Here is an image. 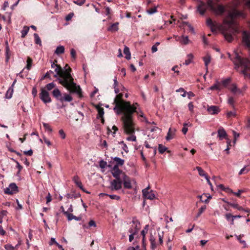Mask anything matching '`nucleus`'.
Here are the masks:
<instances>
[{"mask_svg": "<svg viewBox=\"0 0 250 250\" xmlns=\"http://www.w3.org/2000/svg\"><path fill=\"white\" fill-rule=\"evenodd\" d=\"M143 195L146 199L153 200L155 198V194L152 190L149 191V186L143 189Z\"/></svg>", "mask_w": 250, "mask_h": 250, "instance_id": "12", "label": "nucleus"}, {"mask_svg": "<svg viewBox=\"0 0 250 250\" xmlns=\"http://www.w3.org/2000/svg\"><path fill=\"white\" fill-rule=\"evenodd\" d=\"M130 228L128 230L130 233L133 234H137L139 229H140V222L136 219H133Z\"/></svg>", "mask_w": 250, "mask_h": 250, "instance_id": "9", "label": "nucleus"}, {"mask_svg": "<svg viewBox=\"0 0 250 250\" xmlns=\"http://www.w3.org/2000/svg\"><path fill=\"white\" fill-rule=\"evenodd\" d=\"M122 183L115 180H112L110 182L109 188L112 190H118L122 188Z\"/></svg>", "mask_w": 250, "mask_h": 250, "instance_id": "15", "label": "nucleus"}, {"mask_svg": "<svg viewBox=\"0 0 250 250\" xmlns=\"http://www.w3.org/2000/svg\"><path fill=\"white\" fill-rule=\"evenodd\" d=\"M85 1V0H74V2L78 5H82Z\"/></svg>", "mask_w": 250, "mask_h": 250, "instance_id": "53", "label": "nucleus"}, {"mask_svg": "<svg viewBox=\"0 0 250 250\" xmlns=\"http://www.w3.org/2000/svg\"><path fill=\"white\" fill-rule=\"evenodd\" d=\"M5 249L6 250H14V248L11 245L7 244L4 246Z\"/></svg>", "mask_w": 250, "mask_h": 250, "instance_id": "61", "label": "nucleus"}, {"mask_svg": "<svg viewBox=\"0 0 250 250\" xmlns=\"http://www.w3.org/2000/svg\"><path fill=\"white\" fill-rule=\"evenodd\" d=\"M51 74H55L54 72L52 70H49L47 71L46 74L44 75L43 78H49L50 77Z\"/></svg>", "mask_w": 250, "mask_h": 250, "instance_id": "54", "label": "nucleus"}, {"mask_svg": "<svg viewBox=\"0 0 250 250\" xmlns=\"http://www.w3.org/2000/svg\"><path fill=\"white\" fill-rule=\"evenodd\" d=\"M130 136L128 137L127 138V140L128 141H136V137L133 134H130Z\"/></svg>", "mask_w": 250, "mask_h": 250, "instance_id": "52", "label": "nucleus"}, {"mask_svg": "<svg viewBox=\"0 0 250 250\" xmlns=\"http://www.w3.org/2000/svg\"><path fill=\"white\" fill-rule=\"evenodd\" d=\"M203 59L205 62V65L207 71H208V65L211 61V57L209 54H207L205 57H203Z\"/></svg>", "mask_w": 250, "mask_h": 250, "instance_id": "25", "label": "nucleus"}, {"mask_svg": "<svg viewBox=\"0 0 250 250\" xmlns=\"http://www.w3.org/2000/svg\"><path fill=\"white\" fill-rule=\"evenodd\" d=\"M29 28L28 27L26 26L23 27V29L21 31V38H24L26 36V35H27V34L28 33V32L29 31Z\"/></svg>", "mask_w": 250, "mask_h": 250, "instance_id": "37", "label": "nucleus"}, {"mask_svg": "<svg viewBox=\"0 0 250 250\" xmlns=\"http://www.w3.org/2000/svg\"><path fill=\"white\" fill-rule=\"evenodd\" d=\"M56 87V84L54 83H49L45 85V86L43 88L46 90L50 91L52 89Z\"/></svg>", "mask_w": 250, "mask_h": 250, "instance_id": "34", "label": "nucleus"}, {"mask_svg": "<svg viewBox=\"0 0 250 250\" xmlns=\"http://www.w3.org/2000/svg\"><path fill=\"white\" fill-rule=\"evenodd\" d=\"M228 205L233 207L234 208L237 209L239 210H243L244 209L238 204L232 203L231 202L228 203Z\"/></svg>", "mask_w": 250, "mask_h": 250, "instance_id": "35", "label": "nucleus"}, {"mask_svg": "<svg viewBox=\"0 0 250 250\" xmlns=\"http://www.w3.org/2000/svg\"><path fill=\"white\" fill-rule=\"evenodd\" d=\"M73 181L75 183V184L81 189L84 191L83 189V186L82 182H81L79 177L78 176L76 175L73 178Z\"/></svg>", "mask_w": 250, "mask_h": 250, "instance_id": "22", "label": "nucleus"}, {"mask_svg": "<svg viewBox=\"0 0 250 250\" xmlns=\"http://www.w3.org/2000/svg\"><path fill=\"white\" fill-rule=\"evenodd\" d=\"M96 108L97 109L98 112L97 118L102 117V116H104V108L99 105L96 106Z\"/></svg>", "mask_w": 250, "mask_h": 250, "instance_id": "30", "label": "nucleus"}, {"mask_svg": "<svg viewBox=\"0 0 250 250\" xmlns=\"http://www.w3.org/2000/svg\"><path fill=\"white\" fill-rule=\"evenodd\" d=\"M250 171V169H249L248 166H245L240 170L239 172V175H240L244 173H247Z\"/></svg>", "mask_w": 250, "mask_h": 250, "instance_id": "42", "label": "nucleus"}, {"mask_svg": "<svg viewBox=\"0 0 250 250\" xmlns=\"http://www.w3.org/2000/svg\"><path fill=\"white\" fill-rule=\"evenodd\" d=\"M207 8H209L217 15H222L226 11L225 7L223 5L215 3L212 0H208L207 3L200 1L197 6V10L201 15H203Z\"/></svg>", "mask_w": 250, "mask_h": 250, "instance_id": "4", "label": "nucleus"}, {"mask_svg": "<svg viewBox=\"0 0 250 250\" xmlns=\"http://www.w3.org/2000/svg\"><path fill=\"white\" fill-rule=\"evenodd\" d=\"M242 42L244 45L250 48V33L244 31L242 34Z\"/></svg>", "mask_w": 250, "mask_h": 250, "instance_id": "13", "label": "nucleus"}, {"mask_svg": "<svg viewBox=\"0 0 250 250\" xmlns=\"http://www.w3.org/2000/svg\"><path fill=\"white\" fill-rule=\"evenodd\" d=\"M188 38L187 36L186 37H183L182 40H181V42L183 43V44H187L188 42Z\"/></svg>", "mask_w": 250, "mask_h": 250, "instance_id": "55", "label": "nucleus"}, {"mask_svg": "<svg viewBox=\"0 0 250 250\" xmlns=\"http://www.w3.org/2000/svg\"><path fill=\"white\" fill-rule=\"evenodd\" d=\"M167 149V148L162 144H159L158 146V151L161 154L164 153Z\"/></svg>", "mask_w": 250, "mask_h": 250, "instance_id": "40", "label": "nucleus"}, {"mask_svg": "<svg viewBox=\"0 0 250 250\" xmlns=\"http://www.w3.org/2000/svg\"><path fill=\"white\" fill-rule=\"evenodd\" d=\"M123 93H119L116 95L114 99V103L115 104V106L114 108V110H117V114H121L124 112V108L125 105H128V104L131 108H137L138 104L137 103L131 105L129 102H125L123 100Z\"/></svg>", "mask_w": 250, "mask_h": 250, "instance_id": "6", "label": "nucleus"}, {"mask_svg": "<svg viewBox=\"0 0 250 250\" xmlns=\"http://www.w3.org/2000/svg\"><path fill=\"white\" fill-rule=\"evenodd\" d=\"M208 111L211 114H215L219 112V109L217 106L211 105L208 107Z\"/></svg>", "mask_w": 250, "mask_h": 250, "instance_id": "20", "label": "nucleus"}, {"mask_svg": "<svg viewBox=\"0 0 250 250\" xmlns=\"http://www.w3.org/2000/svg\"><path fill=\"white\" fill-rule=\"evenodd\" d=\"M53 96L61 103H63L64 101L70 102L73 100V98L69 94L64 93L62 94L60 90L58 88H55L52 92Z\"/></svg>", "mask_w": 250, "mask_h": 250, "instance_id": "7", "label": "nucleus"}, {"mask_svg": "<svg viewBox=\"0 0 250 250\" xmlns=\"http://www.w3.org/2000/svg\"><path fill=\"white\" fill-rule=\"evenodd\" d=\"M118 22H115L112 24L110 27L108 28V30L111 32H115L118 30Z\"/></svg>", "mask_w": 250, "mask_h": 250, "instance_id": "28", "label": "nucleus"}, {"mask_svg": "<svg viewBox=\"0 0 250 250\" xmlns=\"http://www.w3.org/2000/svg\"><path fill=\"white\" fill-rule=\"evenodd\" d=\"M73 16H74L73 13H69L67 16H66V17L65 18V20L66 21H69L71 20V19L72 18V17H73Z\"/></svg>", "mask_w": 250, "mask_h": 250, "instance_id": "60", "label": "nucleus"}, {"mask_svg": "<svg viewBox=\"0 0 250 250\" xmlns=\"http://www.w3.org/2000/svg\"><path fill=\"white\" fill-rule=\"evenodd\" d=\"M56 74L53 77L58 78L59 83L68 90L71 93H76L80 97H82V89L79 85H77L74 82L72 76H70L67 72H63L62 67L57 64L54 69Z\"/></svg>", "mask_w": 250, "mask_h": 250, "instance_id": "2", "label": "nucleus"}, {"mask_svg": "<svg viewBox=\"0 0 250 250\" xmlns=\"http://www.w3.org/2000/svg\"><path fill=\"white\" fill-rule=\"evenodd\" d=\"M225 217L228 221L229 220V219L231 218V225L234 224V218H240L242 217L240 215H233L231 213H227L225 215Z\"/></svg>", "mask_w": 250, "mask_h": 250, "instance_id": "18", "label": "nucleus"}, {"mask_svg": "<svg viewBox=\"0 0 250 250\" xmlns=\"http://www.w3.org/2000/svg\"><path fill=\"white\" fill-rule=\"evenodd\" d=\"M34 37L35 43L41 45H42V41H41V40L40 37L39 36L38 34L37 33H34Z\"/></svg>", "mask_w": 250, "mask_h": 250, "instance_id": "39", "label": "nucleus"}, {"mask_svg": "<svg viewBox=\"0 0 250 250\" xmlns=\"http://www.w3.org/2000/svg\"><path fill=\"white\" fill-rule=\"evenodd\" d=\"M13 89L9 88L5 94V98L7 99H10L13 94Z\"/></svg>", "mask_w": 250, "mask_h": 250, "instance_id": "41", "label": "nucleus"}, {"mask_svg": "<svg viewBox=\"0 0 250 250\" xmlns=\"http://www.w3.org/2000/svg\"><path fill=\"white\" fill-rule=\"evenodd\" d=\"M230 82V79L229 78L226 79L222 81V84L224 87H227Z\"/></svg>", "mask_w": 250, "mask_h": 250, "instance_id": "48", "label": "nucleus"}, {"mask_svg": "<svg viewBox=\"0 0 250 250\" xmlns=\"http://www.w3.org/2000/svg\"><path fill=\"white\" fill-rule=\"evenodd\" d=\"M70 54L72 58L74 59H75L76 58V52L74 49L72 48L71 49Z\"/></svg>", "mask_w": 250, "mask_h": 250, "instance_id": "58", "label": "nucleus"}, {"mask_svg": "<svg viewBox=\"0 0 250 250\" xmlns=\"http://www.w3.org/2000/svg\"><path fill=\"white\" fill-rule=\"evenodd\" d=\"M26 62H27V64H26V68L28 70H30L32 67V62H33V60H32V58H30V57H27Z\"/></svg>", "mask_w": 250, "mask_h": 250, "instance_id": "32", "label": "nucleus"}, {"mask_svg": "<svg viewBox=\"0 0 250 250\" xmlns=\"http://www.w3.org/2000/svg\"><path fill=\"white\" fill-rule=\"evenodd\" d=\"M125 105L122 118L125 132L127 134H134L135 131V124L133 121L132 114L136 112L137 108H131L130 105Z\"/></svg>", "mask_w": 250, "mask_h": 250, "instance_id": "3", "label": "nucleus"}, {"mask_svg": "<svg viewBox=\"0 0 250 250\" xmlns=\"http://www.w3.org/2000/svg\"><path fill=\"white\" fill-rule=\"evenodd\" d=\"M235 101L234 98L233 97H229L228 100V104L231 106V107L234 109H235Z\"/></svg>", "mask_w": 250, "mask_h": 250, "instance_id": "29", "label": "nucleus"}, {"mask_svg": "<svg viewBox=\"0 0 250 250\" xmlns=\"http://www.w3.org/2000/svg\"><path fill=\"white\" fill-rule=\"evenodd\" d=\"M111 173L115 178L113 180L120 182L123 184L125 178H126V175L122 170L117 168V166H114L111 170Z\"/></svg>", "mask_w": 250, "mask_h": 250, "instance_id": "8", "label": "nucleus"}, {"mask_svg": "<svg viewBox=\"0 0 250 250\" xmlns=\"http://www.w3.org/2000/svg\"><path fill=\"white\" fill-rule=\"evenodd\" d=\"M155 237L152 234H150L149 241L150 242V248L152 250H155L157 247Z\"/></svg>", "mask_w": 250, "mask_h": 250, "instance_id": "19", "label": "nucleus"}, {"mask_svg": "<svg viewBox=\"0 0 250 250\" xmlns=\"http://www.w3.org/2000/svg\"><path fill=\"white\" fill-rule=\"evenodd\" d=\"M99 196L101 197H103L104 196H109L111 199L119 200L120 199V197L116 195H109L104 193H101L99 194Z\"/></svg>", "mask_w": 250, "mask_h": 250, "instance_id": "27", "label": "nucleus"}, {"mask_svg": "<svg viewBox=\"0 0 250 250\" xmlns=\"http://www.w3.org/2000/svg\"><path fill=\"white\" fill-rule=\"evenodd\" d=\"M18 192V187L14 183H11L8 188L4 189V193L12 195Z\"/></svg>", "mask_w": 250, "mask_h": 250, "instance_id": "11", "label": "nucleus"}, {"mask_svg": "<svg viewBox=\"0 0 250 250\" xmlns=\"http://www.w3.org/2000/svg\"><path fill=\"white\" fill-rule=\"evenodd\" d=\"M227 116L228 118L234 117L236 116V113L234 111H229L227 113Z\"/></svg>", "mask_w": 250, "mask_h": 250, "instance_id": "50", "label": "nucleus"}, {"mask_svg": "<svg viewBox=\"0 0 250 250\" xmlns=\"http://www.w3.org/2000/svg\"><path fill=\"white\" fill-rule=\"evenodd\" d=\"M235 236H236L237 240H239L241 243H242L243 244H245V245L246 244V242L244 240H241V238L244 236V234H240L239 236H237V235H235Z\"/></svg>", "mask_w": 250, "mask_h": 250, "instance_id": "56", "label": "nucleus"}, {"mask_svg": "<svg viewBox=\"0 0 250 250\" xmlns=\"http://www.w3.org/2000/svg\"><path fill=\"white\" fill-rule=\"evenodd\" d=\"M196 169L198 171L199 174L200 176H205V177L206 176H208L206 173L205 171L201 167H197Z\"/></svg>", "mask_w": 250, "mask_h": 250, "instance_id": "43", "label": "nucleus"}, {"mask_svg": "<svg viewBox=\"0 0 250 250\" xmlns=\"http://www.w3.org/2000/svg\"><path fill=\"white\" fill-rule=\"evenodd\" d=\"M245 17V12L237 8H234L232 11L229 12L228 18L224 20L225 25L223 32L225 38L229 42H232L233 36L240 32L239 26L235 21V18H244Z\"/></svg>", "mask_w": 250, "mask_h": 250, "instance_id": "1", "label": "nucleus"}, {"mask_svg": "<svg viewBox=\"0 0 250 250\" xmlns=\"http://www.w3.org/2000/svg\"><path fill=\"white\" fill-rule=\"evenodd\" d=\"M124 188L126 189H131L132 188V186L130 183V178L129 177L126 176V178H125L123 183Z\"/></svg>", "mask_w": 250, "mask_h": 250, "instance_id": "23", "label": "nucleus"}, {"mask_svg": "<svg viewBox=\"0 0 250 250\" xmlns=\"http://www.w3.org/2000/svg\"><path fill=\"white\" fill-rule=\"evenodd\" d=\"M231 60L236 66L238 67L241 66L243 68L241 73L244 75L245 78L250 79V73H248V71H250V61L248 59L241 57L237 53L235 54V57Z\"/></svg>", "mask_w": 250, "mask_h": 250, "instance_id": "5", "label": "nucleus"}, {"mask_svg": "<svg viewBox=\"0 0 250 250\" xmlns=\"http://www.w3.org/2000/svg\"><path fill=\"white\" fill-rule=\"evenodd\" d=\"M229 88V90H230L234 94H236L237 90L238 88L237 87L236 84H232Z\"/></svg>", "mask_w": 250, "mask_h": 250, "instance_id": "44", "label": "nucleus"}, {"mask_svg": "<svg viewBox=\"0 0 250 250\" xmlns=\"http://www.w3.org/2000/svg\"><path fill=\"white\" fill-rule=\"evenodd\" d=\"M207 25L210 27L212 32H216L217 29V24L213 22L211 19L209 18L207 21Z\"/></svg>", "mask_w": 250, "mask_h": 250, "instance_id": "16", "label": "nucleus"}, {"mask_svg": "<svg viewBox=\"0 0 250 250\" xmlns=\"http://www.w3.org/2000/svg\"><path fill=\"white\" fill-rule=\"evenodd\" d=\"M219 187L222 189L224 191H225L227 192H230V193H233V192L232 191V190L229 188H225L224 187V186L223 185H219Z\"/></svg>", "mask_w": 250, "mask_h": 250, "instance_id": "46", "label": "nucleus"}, {"mask_svg": "<svg viewBox=\"0 0 250 250\" xmlns=\"http://www.w3.org/2000/svg\"><path fill=\"white\" fill-rule=\"evenodd\" d=\"M124 53L125 55V58L128 60H130L131 58V54L129 49L128 47L125 46L124 50Z\"/></svg>", "mask_w": 250, "mask_h": 250, "instance_id": "31", "label": "nucleus"}, {"mask_svg": "<svg viewBox=\"0 0 250 250\" xmlns=\"http://www.w3.org/2000/svg\"><path fill=\"white\" fill-rule=\"evenodd\" d=\"M206 208V206L201 207L199 210V212L197 215V217H199L201 215V214L205 210Z\"/></svg>", "mask_w": 250, "mask_h": 250, "instance_id": "47", "label": "nucleus"}, {"mask_svg": "<svg viewBox=\"0 0 250 250\" xmlns=\"http://www.w3.org/2000/svg\"><path fill=\"white\" fill-rule=\"evenodd\" d=\"M188 124L187 123L184 124V127H183L182 129V131L183 133L184 134H186L188 130V128L187 127Z\"/></svg>", "mask_w": 250, "mask_h": 250, "instance_id": "57", "label": "nucleus"}, {"mask_svg": "<svg viewBox=\"0 0 250 250\" xmlns=\"http://www.w3.org/2000/svg\"><path fill=\"white\" fill-rule=\"evenodd\" d=\"M59 132L61 138L64 139L65 138V134L63 130L62 129H61L59 130Z\"/></svg>", "mask_w": 250, "mask_h": 250, "instance_id": "62", "label": "nucleus"}, {"mask_svg": "<svg viewBox=\"0 0 250 250\" xmlns=\"http://www.w3.org/2000/svg\"><path fill=\"white\" fill-rule=\"evenodd\" d=\"M188 107L189 110L191 111V112H193L194 105H193V104L192 102H190L188 104Z\"/></svg>", "mask_w": 250, "mask_h": 250, "instance_id": "63", "label": "nucleus"}, {"mask_svg": "<svg viewBox=\"0 0 250 250\" xmlns=\"http://www.w3.org/2000/svg\"><path fill=\"white\" fill-rule=\"evenodd\" d=\"M187 57L188 59L185 61V62L184 63V64L186 65H188L191 63L193 56L192 54H189L188 55Z\"/></svg>", "mask_w": 250, "mask_h": 250, "instance_id": "38", "label": "nucleus"}, {"mask_svg": "<svg viewBox=\"0 0 250 250\" xmlns=\"http://www.w3.org/2000/svg\"><path fill=\"white\" fill-rule=\"evenodd\" d=\"M64 52V47L63 46H58L55 51V53L59 55L63 53Z\"/></svg>", "mask_w": 250, "mask_h": 250, "instance_id": "33", "label": "nucleus"}, {"mask_svg": "<svg viewBox=\"0 0 250 250\" xmlns=\"http://www.w3.org/2000/svg\"><path fill=\"white\" fill-rule=\"evenodd\" d=\"M106 165H107V163L103 160L100 161L99 162V166L101 168H105V167L106 166Z\"/></svg>", "mask_w": 250, "mask_h": 250, "instance_id": "51", "label": "nucleus"}, {"mask_svg": "<svg viewBox=\"0 0 250 250\" xmlns=\"http://www.w3.org/2000/svg\"><path fill=\"white\" fill-rule=\"evenodd\" d=\"M64 214L67 216V219L69 221H71L72 219H74L77 221H80L82 220V217L80 216L77 217L74 215L73 214L68 213V212H64Z\"/></svg>", "mask_w": 250, "mask_h": 250, "instance_id": "17", "label": "nucleus"}, {"mask_svg": "<svg viewBox=\"0 0 250 250\" xmlns=\"http://www.w3.org/2000/svg\"><path fill=\"white\" fill-rule=\"evenodd\" d=\"M233 2L235 6L243 4L250 11V0H233Z\"/></svg>", "mask_w": 250, "mask_h": 250, "instance_id": "14", "label": "nucleus"}, {"mask_svg": "<svg viewBox=\"0 0 250 250\" xmlns=\"http://www.w3.org/2000/svg\"><path fill=\"white\" fill-rule=\"evenodd\" d=\"M222 88V87L221 86V84L219 83H217L213 84L210 88V89L211 90H220Z\"/></svg>", "mask_w": 250, "mask_h": 250, "instance_id": "36", "label": "nucleus"}, {"mask_svg": "<svg viewBox=\"0 0 250 250\" xmlns=\"http://www.w3.org/2000/svg\"><path fill=\"white\" fill-rule=\"evenodd\" d=\"M43 125L44 127V128L46 129H47L49 131L51 132L52 129L51 128L50 125L46 124V123H43Z\"/></svg>", "mask_w": 250, "mask_h": 250, "instance_id": "64", "label": "nucleus"}, {"mask_svg": "<svg viewBox=\"0 0 250 250\" xmlns=\"http://www.w3.org/2000/svg\"><path fill=\"white\" fill-rule=\"evenodd\" d=\"M41 92L39 94V97L41 100L45 104L51 102V99L48 92L43 88H41Z\"/></svg>", "mask_w": 250, "mask_h": 250, "instance_id": "10", "label": "nucleus"}, {"mask_svg": "<svg viewBox=\"0 0 250 250\" xmlns=\"http://www.w3.org/2000/svg\"><path fill=\"white\" fill-rule=\"evenodd\" d=\"M176 130L174 128H169L168 132L166 136L167 140H170L173 138Z\"/></svg>", "mask_w": 250, "mask_h": 250, "instance_id": "24", "label": "nucleus"}, {"mask_svg": "<svg viewBox=\"0 0 250 250\" xmlns=\"http://www.w3.org/2000/svg\"><path fill=\"white\" fill-rule=\"evenodd\" d=\"M157 12V8L156 7H154L153 8H150L149 9L147 10V12L149 14H152L153 13H155Z\"/></svg>", "mask_w": 250, "mask_h": 250, "instance_id": "49", "label": "nucleus"}, {"mask_svg": "<svg viewBox=\"0 0 250 250\" xmlns=\"http://www.w3.org/2000/svg\"><path fill=\"white\" fill-rule=\"evenodd\" d=\"M7 214V211L4 210H2L0 212V224L2 222V218L4 216H6Z\"/></svg>", "mask_w": 250, "mask_h": 250, "instance_id": "45", "label": "nucleus"}, {"mask_svg": "<svg viewBox=\"0 0 250 250\" xmlns=\"http://www.w3.org/2000/svg\"><path fill=\"white\" fill-rule=\"evenodd\" d=\"M227 136V133L223 128L221 127L218 129V136L220 140H222L223 138H226Z\"/></svg>", "mask_w": 250, "mask_h": 250, "instance_id": "21", "label": "nucleus"}, {"mask_svg": "<svg viewBox=\"0 0 250 250\" xmlns=\"http://www.w3.org/2000/svg\"><path fill=\"white\" fill-rule=\"evenodd\" d=\"M114 161L116 162V164L114 166H117L118 168L119 166H122L124 164L125 161L119 157H115L113 158Z\"/></svg>", "mask_w": 250, "mask_h": 250, "instance_id": "26", "label": "nucleus"}, {"mask_svg": "<svg viewBox=\"0 0 250 250\" xmlns=\"http://www.w3.org/2000/svg\"><path fill=\"white\" fill-rule=\"evenodd\" d=\"M159 237V242L160 245H162L163 244V234L162 233V234L160 233L158 234Z\"/></svg>", "mask_w": 250, "mask_h": 250, "instance_id": "59", "label": "nucleus"}]
</instances>
